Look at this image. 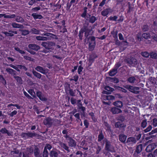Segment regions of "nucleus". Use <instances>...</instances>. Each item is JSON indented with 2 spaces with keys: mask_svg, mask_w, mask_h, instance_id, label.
I'll use <instances>...</instances> for the list:
<instances>
[{
  "mask_svg": "<svg viewBox=\"0 0 157 157\" xmlns=\"http://www.w3.org/2000/svg\"><path fill=\"white\" fill-rule=\"evenodd\" d=\"M113 104L115 106L119 108H121L123 106L122 102L119 101L114 102Z\"/></svg>",
  "mask_w": 157,
  "mask_h": 157,
  "instance_id": "obj_27",
  "label": "nucleus"
},
{
  "mask_svg": "<svg viewBox=\"0 0 157 157\" xmlns=\"http://www.w3.org/2000/svg\"><path fill=\"white\" fill-rule=\"evenodd\" d=\"M28 92L33 98H36V96H35V93L33 90L31 89H29L28 91Z\"/></svg>",
  "mask_w": 157,
  "mask_h": 157,
  "instance_id": "obj_42",
  "label": "nucleus"
},
{
  "mask_svg": "<svg viewBox=\"0 0 157 157\" xmlns=\"http://www.w3.org/2000/svg\"><path fill=\"white\" fill-rule=\"evenodd\" d=\"M152 124L154 127L157 126V119L155 118L153 119L152 121Z\"/></svg>",
  "mask_w": 157,
  "mask_h": 157,
  "instance_id": "obj_64",
  "label": "nucleus"
},
{
  "mask_svg": "<svg viewBox=\"0 0 157 157\" xmlns=\"http://www.w3.org/2000/svg\"><path fill=\"white\" fill-rule=\"evenodd\" d=\"M127 81L129 83H134L136 81V79L135 77L132 76L129 77L127 79Z\"/></svg>",
  "mask_w": 157,
  "mask_h": 157,
  "instance_id": "obj_29",
  "label": "nucleus"
},
{
  "mask_svg": "<svg viewBox=\"0 0 157 157\" xmlns=\"http://www.w3.org/2000/svg\"><path fill=\"white\" fill-rule=\"evenodd\" d=\"M31 32L32 34H39L40 33V31L38 30L35 28L31 29Z\"/></svg>",
  "mask_w": 157,
  "mask_h": 157,
  "instance_id": "obj_39",
  "label": "nucleus"
},
{
  "mask_svg": "<svg viewBox=\"0 0 157 157\" xmlns=\"http://www.w3.org/2000/svg\"><path fill=\"white\" fill-rule=\"evenodd\" d=\"M95 37L93 36L90 37L89 39V43H95Z\"/></svg>",
  "mask_w": 157,
  "mask_h": 157,
  "instance_id": "obj_45",
  "label": "nucleus"
},
{
  "mask_svg": "<svg viewBox=\"0 0 157 157\" xmlns=\"http://www.w3.org/2000/svg\"><path fill=\"white\" fill-rule=\"evenodd\" d=\"M6 71L10 74H15L16 71L10 68H7L6 69Z\"/></svg>",
  "mask_w": 157,
  "mask_h": 157,
  "instance_id": "obj_36",
  "label": "nucleus"
},
{
  "mask_svg": "<svg viewBox=\"0 0 157 157\" xmlns=\"http://www.w3.org/2000/svg\"><path fill=\"white\" fill-rule=\"evenodd\" d=\"M97 57L96 56L95 54H91L89 56L88 60L94 62L95 59Z\"/></svg>",
  "mask_w": 157,
  "mask_h": 157,
  "instance_id": "obj_41",
  "label": "nucleus"
},
{
  "mask_svg": "<svg viewBox=\"0 0 157 157\" xmlns=\"http://www.w3.org/2000/svg\"><path fill=\"white\" fill-rule=\"evenodd\" d=\"M142 36L140 33H138L136 35V40H137L139 41H141L143 39Z\"/></svg>",
  "mask_w": 157,
  "mask_h": 157,
  "instance_id": "obj_52",
  "label": "nucleus"
},
{
  "mask_svg": "<svg viewBox=\"0 0 157 157\" xmlns=\"http://www.w3.org/2000/svg\"><path fill=\"white\" fill-rule=\"evenodd\" d=\"M59 144L62 147L65 149L68 152H69V147L68 146H67L66 144L62 142H61Z\"/></svg>",
  "mask_w": 157,
  "mask_h": 157,
  "instance_id": "obj_30",
  "label": "nucleus"
},
{
  "mask_svg": "<svg viewBox=\"0 0 157 157\" xmlns=\"http://www.w3.org/2000/svg\"><path fill=\"white\" fill-rule=\"evenodd\" d=\"M42 46L45 49H48L54 54H58L59 52L61 46L59 45H56L55 43L52 41L43 42Z\"/></svg>",
  "mask_w": 157,
  "mask_h": 157,
  "instance_id": "obj_1",
  "label": "nucleus"
},
{
  "mask_svg": "<svg viewBox=\"0 0 157 157\" xmlns=\"http://www.w3.org/2000/svg\"><path fill=\"white\" fill-rule=\"evenodd\" d=\"M89 50L90 51H93L95 46V43L92 44V43H89Z\"/></svg>",
  "mask_w": 157,
  "mask_h": 157,
  "instance_id": "obj_33",
  "label": "nucleus"
},
{
  "mask_svg": "<svg viewBox=\"0 0 157 157\" xmlns=\"http://www.w3.org/2000/svg\"><path fill=\"white\" fill-rule=\"evenodd\" d=\"M137 63V61L136 59L132 57L130 59V63L132 65H134Z\"/></svg>",
  "mask_w": 157,
  "mask_h": 157,
  "instance_id": "obj_37",
  "label": "nucleus"
},
{
  "mask_svg": "<svg viewBox=\"0 0 157 157\" xmlns=\"http://www.w3.org/2000/svg\"><path fill=\"white\" fill-rule=\"evenodd\" d=\"M53 122L54 121L52 118L50 117H47L43 121L44 124L49 127H51L52 126Z\"/></svg>",
  "mask_w": 157,
  "mask_h": 157,
  "instance_id": "obj_6",
  "label": "nucleus"
},
{
  "mask_svg": "<svg viewBox=\"0 0 157 157\" xmlns=\"http://www.w3.org/2000/svg\"><path fill=\"white\" fill-rule=\"evenodd\" d=\"M142 29L144 32H147L149 29V27L147 25H144L142 26Z\"/></svg>",
  "mask_w": 157,
  "mask_h": 157,
  "instance_id": "obj_44",
  "label": "nucleus"
},
{
  "mask_svg": "<svg viewBox=\"0 0 157 157\" xmlns=\"http://www.w3.org/2000/svg\"><path fill=\"white\" fill-rule=\"evenodd\" d=\"M142 36L143 38L146 39L150 38V34L149 33H144L142 34Z\"/></svg>",
  "mask_w": 157,
  "mask_h": 157,
  "instance_id": "obj_48",
  "label": "nucleus"
},
{
  "mask_svg": "<svg viewBox=\"0 0 157 157\" xmlns=\"http://www.w3.org/2000/svg\"><path fill=\"white\" fill-rule=\"evenodd\" d=\"M111 111L113 114H118L122 112L121 110L119 108L114 107L111 109Z\"/></svg>",
  "mask_w": 157,
  "mask_h": 157,
  "instance_id": "obj_23",
  "label": "nucleus"
},
{
  "mask_svg": "<svg viewBox=\"0 0 157 157\" xmlns=\"http://www.w3.org/2000/svg\"><path fill=\"white\" fill-rule=\"evenodd\" d=\"M105 90H103L102 93L104 94H111V92L114 90V89L109 86H106L105 87Z\"/></svg>",
  "mask_w": 157,
  "mask_h": 157,
  "instance_id": "obj_9",
  "label": "nucleus"
},
{
  "mask_svg": "<svg viewBox=\"0 0 157 157\" xmlns=\"http://www.w3.org/2000/svg\"><path fill=\"white\" fill-rule=\"evenodd\" d=\"M136 143V140L133 137H128L126 140V143L128 145L132 146Z\"/></svg>",
  "mask_w": 157,
  "mask_h": 157,
  "instance_id": "obj_7",
  "label": "nucleus"
},
{
  "mask_svg": "<svg viewBox=\"0 0 157 157\" xmlns=\"http://www.w3.org/2000/svg\"><path fill=\"white\" fill-rule=\"evenodd\" d=\"M87 8L86 7H85L83 8V12L81 15V16L83 18H84L85 19L86 18L87 14Z\"/></svg>",
  "mask_w": 157,
  "mask_h": 157,
  "instance_id": "obj_28",
  "label": "nucleus"
},
{
  "mask_svg": "<svg viewBox=\"0 0 157 157\" xmlns=\"http://www.w3.org/2000/svg\"><path fill=\"white\" fill-rule=\"evenodd\" d=\"M103 144H105V150L108 152L113 153L115 152L114 147L111 145L110 141L108 140L107 139L105 138L103 140Z\"/></svg>",
  "mask_w": 157,
  "mask_h": 157,
  "instance_id": "obj_3",
  "label": "nucleus"
},
{
  "mask_svg": "<svg viewBox=\"0 0 157 157\" xmlns=\"http://www.w3.org/2000/svg\"><path fill=\"white\" fill-rule=\"evenodd\" d=\"M115 126L116 128L122 129H124L126 127V125L123 123L119 121L116 122L115 124Z\"/></svg>",
  "mask_w": 157,
  "mask_h": 157,
  "instance_id": "obj_15",
  "label": "nucleus"
},
{
  "mask_svg": "<svg viewBox=\"0 0 157 157\" xmlns=\"http://www.w3.org/2000/svg\"><path fill=\"white\" fill-rule=\"evenodd\" d=\"M143 148V145L140 144L137 146L135 151L133 154V156H135L136 153L138 154L140 153L142 151Z\"/></svg>",
  "mask_w": 157,
  "mask_h": 157,
  "instance_id": "obj_17",
  "label": "nucleus"
},
{
  "mask_svg": "<svg viewBox=\"0 0 157 157\" xmlns=\"http://www.w3.org/2000/svg\"><path fill=\"white\" fill-rule=\"evenodd\" d=\"M34 152V155L35 157H40V150L37 146H35Z\"/></svg>",
  "mask_w": 157,
  "mask_h": 157,
  "instance_id": "obj_22",
  "label": "nucleus"
},
{
  "mask_svg": "<svg viewBox=\"0 0 157 157\" xmlns=\"http://www.w3.org/2000/svg\"><path fill=\"white\" fill-rule=\"evenodd\" d=\"M37 134L35 132H28L27 133H22L21 134L22 137L24 140H26L29 138H33V137L36 136Z\"/></svg>",
  "mask_w": 157,
  "mask_h": 157,
  "instance_id": "obj_5",
  "label": "nucleus"
},
{
  "mask_svg": "<svg viewBox=\"0 0 157 157\" xmlns=\"http://www.w3.org/2000/svg\"><path fill=\"white\" fill-rule=\"evenodd\" d=\"M83 69V67L81 65H80L78 66L77 71L78 74H81V72L82 71Z\"/></svg>",
  "mask_w": 157,
  "mask_h": 157,
  "instance_id": "obj_58",
  "label": "nucleus"
},
{
  "mask_svg": "<svg viewBox=\"0 0 157 157\" xmlns=\"http://www.w3.org/2000/svg\"><path fill=\"white\" fill-rule=\"evenodd\" d=\"M36 95L40 100L42 101H46L47 100V99L44 97L42 93L40 91H37L36 92Z\"/></svg>",
  "mask_w": 157,
  "mask_h": 157,
  "instance_id": "obj_14",
  "label": "nucleus"
},
{
  "mask_svg": "<svg viewBox=\"0 0 157 157\" xmlns=\"http://www.w3.org/2000/svg\"><path fill=\"white\" fill-rule=\"evenodd\" d=\"M107 100L108 101H103V103L104 104L108 105H110L111 103V102L110 101L111 100H113L115 99V97L114 96L111 95H107V97H106Z\"/></svg>",
  "mask_w": 157,
  "mask_h": 157,
  "instance_id": "obj_13",
  "label": "nucleus"
},
{
  "mask_svg": "<svg viewBox=\"0 0 157 157\" xmlns=\"http://www.w3.org/2000/svg\"><path fill=\"white\" fill-rule=\"evenodd\" d=\"M92 28L91 27H89L88 25H84L79 31L78 36L79 39L81 40L83 36V33L85 32L84 36L87 37L89 35H91L92 33Z\"/></svg>",
  "mask_w": 157,
  "mask_h": 157,
  "instance_id": "obj_2",
  "label": "nucleus"
},
{
  "mask_svg": "<svg viewBox=\"0 0 157 157\" xmlns=\"http://www.w3.org/2000/svg\"><path fill=\"white\" fill-rule=\"evenodd\" d=\"M29 33L28 30H22L21 31V34L23 36H26Z\"/></svg>",
  "mask_w": 157,
  "mask_h": 157,
  "instance_id": "obj_54",
  "label": "nucleus"
},
{
  "mask_svg": "<svg viewBox=\"0 0 157 157\" xmlns=\"http://www.w3.org/2000/svg\"><path fill=\"white\" fill-rule=\"evenodd\" d=\"M31 16L35 20L37 19H41L43 17V16L42 15L37 14L36 13H32Z\"/></svg>",
  "mask_w": 157,
  "mask_h": 157,
  "instance_id": "obj_24",
  "label": "nucleus"
},
{
  "mask_svg": "<svg viewBox=\"0 0 157 157\" xmlns=\"http://www.w3.org/2000/svg\"><path fill=\"white\" fill-rule=\"evenodd\" d=\"M14 79L16 80L17 82L19 84L22 83V79L21 77L18 76H15L14 77Z\"/></svg>",
  "mask_w": 157,
  "mask_h": 157,
  "instance_id": "obj_38",
  "label": "nucleus"
},
{
  "mask_svg": "<svg viewBox=\"0 0 157 157\" xmlns=\"http://www.w3.org/2000/svg\"><path fill=\"white\" fill-rule=\"evenodd\" d=\"M152 127L151 125H149L144 130V132L145 133H147L150 131L152 129Z\"/></svg>",
  "mask_w": 157,
  "mask_h": 157,
  "instance_id": "obj_57",
  "label": "nucleus"
},
{
  "mask_svg": "<svg viewBox=\"0 0 157 157\" xmlns=\"http://www.w3.org/2000/svg\"><path fill=\"white\" fill-rule=\"evenodd\" d=\"M50 156L51 157H57L58 153L56 151L52 150L50 152Z\"/></svg>",
  "mask_w": 157,
  "mask_h": 157,
  "instance_id": "obj_35",
  "label": "nucleus"
},
{
  "mask_svg": "<svg viewBox=\"0 0 157 157\" xmlns=\"http://www.w3.org/2000/svg\"><path fill=\"white\" fill-rule=\"evenodd\" d=\"M117 72V70L114 68L112 69L109 72V75L111 76H113L116 74Z\"/></svg>",
  "mask_w": 157,
  "mask_h": 157,
  "instance_id": "obj_26",
  "label": "nucleus"
},
{
  "mask_svg": "<svg viewBox=\"0 0 157 157\" xmlns=\"http://www.w3.org/2000/svg\"><path fill=\"white\" fill-rule=\"evenodd\" d=\"M28 48L26 50L32 55H35L36 53L35 52L37 51L40 48L39 46L35 44H29L28 46Z\"/></svg>",
  "mask_w": 157,
  "mask_h": 157,
  "instance_id": "obj_4",
  "label": "nucleus"
},
{
  "mask_svg": "<svg viewBox=\"0 0 157 157\" xmlns=\"http://www.w3.org/2000/svg\"><path fill=\"white\" fill-rule=\"evenodd\" d=\"M139 90L140 88L139 87L135 86L132 93L135 94H138L140 92Z\"/></svg>",
  "mask_w": 157,
  "mask_h": 157,
  "instance_id": "obj_53",
  "label": "nucleus"
},
{
  "mask_svg": "<svg viewBox=\"0 0 157 157\" xmlns=\"http://www.w3.org/2000/svg\"><path fill=\"white\" fill-rule=\"evenodd\" d=\"M141 54L142 56L146 58L148 57L150 55V54L147 52H142Z\"/></svg>",
  "mask_w": 157,
  "mask_h": 157,
  "instance_id": "obj_50",
  "label": "nucleus"
},
{
  "mask_svg": "<svg viewBox=\"0 0 157 157\" xmlns=\"http://www.w3.org/2000/svg\"><path fill=\"white\" fill-rule=\"evenodd\" d=\"M35 70L44 74H45L46 73L45 69L41 66H37L35 68Z\"/></svg>",
  "mask_w": 157,
  "mask_h": 157,
  "instance_id": "obj_20",
  "label": "nucleus"
},
{
  "mask_svg": "<svg viewBox=\"0 0 157 157\" xmlns=\"http://www.w3.org/2000/svg\"><path fill=\"white\" fill-rule=\"evenodd\" d=\"M68 142L69 145L71 147H75L76 145V143L75 141L71 137L68 140Z\"/></svg>",
  "mask_w": 157,
  "mask_h": 157,
  "instance_id": "obj_19",
  "label": "nucleus"
},
{
  "mask_svg": "<svg viewBox=\"0 0 157 157\" xmlns=\"http://www.w3.org/2000/svg\"><path fill=\"white\" fill-rule=\"evenodd\" d=\"M118 31L116 30V31H113L111 32V33L113 36V37L115 39H117V40L118 36L117 34Z\"/></svg>",
  "mask_w": 157,
  "mask_h": 157,
  "instance_id": "obj_32",
  "label": "nucleus"
},
{
  "mask_svg": "<svg viewBox=\"0 0 157 157\" xmlns=\"http://www.w3.org/2000/svg\"><path fill=\"white\" fill-rule=\"evenodd\" d=\"M127 136L124 134H121L118 136L119 140L122 143L125 144L126 143Z\"/></svg>",
  "mask_w": 157,
  "mask_h": 157,
  "instance_id": "obj_8",
  "label": "nucleus"
},
{
  "mask_svg": "<svg viewBox=\"0 0 157 157\" xmlns=\"http://www.w3.org/2000/svg\"><path fill=\"white\" fill-rule=\"evenodd\" d=\"M74 78H71L70 79V80L71 81H74L76 82L78 81V75H75L74 77Z\"/></svg>",
  "mask_w": 157,
  "mask_h": 157,
  "instance_id": "obj_55",
  "label": "nucleus"
},
{
  "mask_svg": "<svg viewBox=\"0 0 157 157\" xmlns=\"http://www.w3.org/2000/svg\"><path fill=\"white\" fill-rule=\"evenodd\" d=\"M150 57L153 59H157V54L153 52H151L150 54Z\"/></svg>",
  "mask_w": 157,
  "mask_h": 157,
  "instance_id": "obj_47",
  "label": "nucleus"
},
{
  "mask_svg": "<svg viewBox=\"0 0 157 157\" xmlns=\"http://www.w3.org/2000/svg\"><path fill=\"white\" fill-rule=\"evenodd\" d=\"M128 9L127 10V13H130L134 9V6L132 5L130 2H128Z\"/></svg>",
  "mask_w": 157,
  "mask_h": 157,
  "instance_id": "obj_25",
  "label": "nucleus"
},
{
  "mask_svg": "<svg viewBox=\"0 0 157 157\" xmlns=\"http://www.w3.org/2000/svg\"><path fill=\"white\" fill-rule=\"evenodd\" d=\"M147 120L146 119L144 120L141 123V126L143 128H144L147 126Z\"/></svg>",
  "mask_w": 157,
  "mask_h": 157,
  "instance_id": "obj_51",
  "label": "nucleus"
},
{
  "mask_svg": "<svg viewBox=\"0 0 157 157\" xmlns=\"http://www.w3.org/2000/svg\"><path fill=\"white\" fill-rule=\"evenodd\" d=\"M156 147L155 143H153L148 145L146 147V151L147 152H151Z\"/></svg>",
  "mask_w": 157,
  "mask_h": 157,
  "instance_id": "obj_10",
  "label": "nucleus"
},
{
  "mask_svg": "<svg viewBox=\"0 0 157 157\" xmlns=\"http://www.w3.org/2000/svg\"><path fill=\"white\" fill-rule=\"evenodd\" d=\"M12 26L14 28H20L21 26H22L21 25L18 24L15 22H13L11 24Z\"/></svg>",
  "mask_w": 157,
  "mask_h": 157,
  "instance_id": "obj_43",
  "label": "nucleus"
},
{
  "mask_svg": "<svg viewBox=\"0 0 157 157\" xmlns=\"http://www.w3.org/2000/svg\"><path fill=\"white\" fill-rule=\"evenodd\" d=\"M15 21L18 22L20 23H23L24 21L23 18L20 16H18L16 17L15 19Z\"/></svg>",
  "mask_w": 157,
  "mask_h": 157,
  "instance_id": "obj_31",
  "label": "nucleus"
},
{
  "mask_svg": "<svg viewBox=\"0 0 157 157\" xmlns=\"http://www.w3.org/2000/svg\"><path fill=\"white\" fill-rule=\"evenodd\" d=\"M0 80L3 84L5 85L6 84V81L2 75H0Z\"/></svg>",
  "mask_w": 157,
  "mask_h": 157,
  "instance_id": "obj_46",
  "label": "nucleus"
},
{
  "mask_svg": "<svg viewBox=\"0 0 157 157\" xmlns=\"http://www.w3.org/2000/svg\"><path fill=\"white\" fill-rule=\"evenodd\" d=\"M121 66V63L120 62H118L115 64L114 68L117 70L118 68Z\"/></svg>",
  "mask_w": 157,
  "mask_h": 157,
  "instance_id": "obj_60",
  "label": "nucleus"
},
{
  "mask_svg": "<svg viewBox=\"0 0 157 157\" xmlns=\"http://www.w3.org/2000/svg\"><path fill=\"white\" fill-rule=\"evenodd\" d=\"M14 49L15 50L21 54H24L25 53V51L20 49L18 47H15Z\"/></svg>",
  "mask_w": 157,
  "mask_h": 157,
  "instance_id": "obj_40",
  "label": "nucleus"
},
{
  "mask_svg": "<svg viewBox=\"0 0 157 157\" xmlns=\"http://www.w3.org/2000/svg\"><path fill=\"white\" fill-rule=\"evenodd\" d=\"M113 11V10L110 8H107L101 11V14L104 16H107L109 13H112Z\"/></svg>",
  "mask_w": 157,
  "mask_h": 157,
  "instance_id": "obj_11",
  "label": "nucleus"
},
{
  "mask_svg": "<svg viewBox=\"0 0 157 157\" xmlns=\"http://www.w3.org/2000/svg\"><path fill=\"white\" fill-rule=\"evenodd\" d=\"M94 3L93 6V12H98V2H96L98 0H92Z\"/></svg>",
  "mask_w": 157,
  "mask_h": 157,
  "instance_id": "obj_21",
  "label": "nucleus"
},
{
  "mask_svg": "<svg viewBox=\"0 0 157 157\" xmlns=\"http://www.w3.org/2000/svg\"><path fill=\"white\" fill-rule=\"evenodd\" d=\"M33 73L34 76L40 79L41 78L42 75L40 73L37 72L33 70Z\"/></svg>",
  "mask_w": 157,
  "mask_h": 157,
  "instance_id": "obj_34",
  "label": "nucleus"
},
{
  "mask_svg": "<svg viewBox=\"0 0 157 157\" xmlns=\"http://www.w3.org/2000/svg\"><path fill=\"white\" fill-rule=\"evenodd\" d=\"M117 88L119 90H120L121 91L124 93H126L127 92V90H126L120 86H117Z\"/></svg>",
  "mask_w": 157,
  "mask_h": 157,
  "instance_id": "obj_56",
  "label": "nucleus"
},
{
  "mask_svg": "<svg viewBox=\"0 0 157 157\" xmlns=\"http://www.w3.org/2000/svg\"><path fill=\"white\" fill-rule=\"evenodd\" d=\"M104 135L101 132L100 133V134H99V142L101 141L102 140H103L104 139Z\"/></svg>",
  "mask_w": 157,
  "mask_h": 157,
  "instance_id": "obj_62",
  "label": "nucleus"
},
{
  "mask_svg": "<svg viewBox=\"0 0 157 157\" xmlns=\"http://www.w3.org/2000/svg\"><path fill=\"white\" fill-rule=\"evenodd\" d=\"M75 117L76 118V121H78V120L81 121L80 117V114L79 113H77L74 115Z\"/></svg>",
  "mask_w": 157,
  "mask_h": 157,
  "instance_id": "obj_63",
  "label": "nucleus"
},
{
  "mask_svg": "<svg viewBox=\"0 0 157 157\" xmlns=\"http://www.w3.org/2000/svg\"><path fill=\"white\" fill-rule=\"evenodd\" d=\"M69 89L68 90L65 89V90L67 94L69 93L70 95L72 97H74L75 96V93L76 92V90H73L72 89H71L69 87Z\"/></svg>",
  "mask_w": 157,
  "mask_h": 157,
  "instance_id": "obj_18",
  "label": "nucleus"
},
{
  "mask_svg": "<svg viewBox=\"0 0 157 157\" xmlns=\"http://www.w3.org/2000/svg\"><path fill=\"white\" fill-rule=\"evenodd\" d=\"M117 18L118 17L116 16H114L113 17L111 16L109 17V19L111 21H116Z\"/></svg>",
  "mask_w": 157,
  "mask_h": 157,
  "instance_id": "obj_59",
  "label": "nucleus"
},
{
  "mask_svg": "<svg viewBox=\"0 0 157 157\" xmlns=\"http://www.w3.org/2000/svg\"><path fill=\"white\" fill-rule=\"evenodd\" d=\"M43 157H48V152L46 148V147H44L43 154Z\"/></svg>",
  "mask_w": 157,
  "mask_h": 157,
  "instance_id": "obj_49",
  "label": "nucleus"
},
{
  "mask_svg": "<svg viewBox=\"0 0 157 157\" xmlns=\"http://www.w3.org/2000/svg\"><path fill=\"white\" fill-rule=\"evenodd\" d=\"M86 20L89 21V22L91 23H94L97 20L96 17L94 16H91V15L89 14V17H86Z\"/></svg>",
  "mask_w": 157,
  "mask_h": 157,
  "instance_id": "obj_16",
  "label": "nucleus"
},
{
  "mask_svg": "<svg viewBox=\"0 0 157 157\" xmlns=\"http://www.w3.org/2000/svg\"><path fill=\"white\" fill-rule=\"evenodd\" d=\"M9 32L6 31H2V33L4 34L6 36H13L14 35L13 33L17 34V32L16 31H13L11 30H9Z\"/></svg>",
  "mask_w": 157,
  "mask_h": 157,
  "instance_id": "obj_12",
  "label": "nucleus"
},
{
  "mask_svg": "<svg viewBox=\"0 0 157 157\" xmlns=\"http://www.w3.org/2000/svg\"><path fill=\"white\" fill-rule=\"evenodd\" d=\"M61 121L60 120H58V119H55L54 120L53 123H54V124L55 125H58L61 123Z\"/></svg>",
  "mask_w": 157,
  "mask_h": 157,
  "instance_id": "obj_61",
  "label": "nucleus"
}]
</instances>
